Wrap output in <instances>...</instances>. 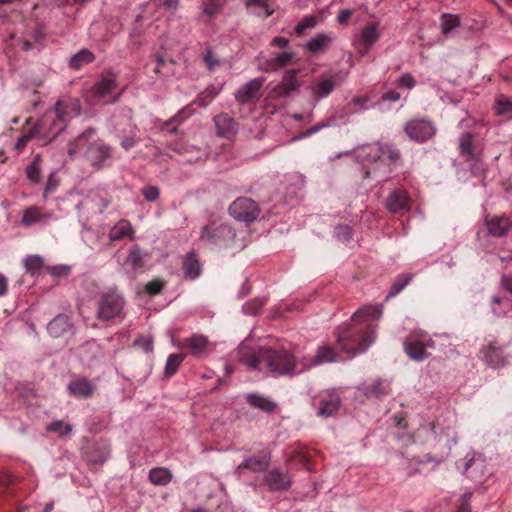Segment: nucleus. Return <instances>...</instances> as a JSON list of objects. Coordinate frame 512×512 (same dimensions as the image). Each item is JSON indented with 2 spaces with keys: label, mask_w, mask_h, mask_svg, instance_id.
<instances>
[{
  "label": "nucleus",
  "mask_w": 512,
  "mask_h": 512,
  "mask_svg": "<svg viewBox=\"0 0 512 512\" xmlns=\"http://www.w3.org/2000/svg\"><path fill=\"white\" fill-rule=\"evenodd\" d=\"M341 352L350 358L367 351L376 339V331L371 325L344 324L334 331Z\"/></svg>",
  "instance_id": "nucleus-1"
},
{
  "label": "nucleus",
  "mask_w": 512,
  "mask_h": 512,
  "mask_svg": "<svg viewBox=\"0 0 512 512\" xmlns=\"http://www.w3.org/2000/svg\"><path fill=\"white\" fill-rule=\"evenodd\" d=\"M261 358L273 376H293L296 371V357L285 349L263 348ZM303 370L298 371L301 373Z\"/></svg>",
  "instance_id": "nucleus-2"
},
{
  "label": "nucleus",
  "mask_w": 512,
  "mask_h": 512,
  "mask_svg": "<svg viewBox=\"0 0 512 512\" xmlns=\"http://www.w3.org/2000/svg\"><path fill=\"white\" fill-rule=\"evenodd\" d=\"M236 231L228 224L211 222L204 226L200 232V241L219 249L232 246L235 241Z\"/></svg>",
  "instance_id": "nucleus-3"
},
{
  "label": "nucleus",
  "mask_w": 512,
  "mask_h": 512,
  "mask_svg": "<svg viewBox=\"0 0 512 512\" xmlns=\"http://www.w3.org/2000/svg\"><path fill=\"white\" fill-rule=\"evenodd\" d=\"M124 306L125 299L116 290L104 292L98 300L96 317L102 322L111 321L121 315Z\"/></svg>",
  "instance_id": "nucleus-4"
},
{
  "label": "nucleus",
  "mask_w": 512,
  "mask_h": 512,
  "mask_svg": "<svg viewBox=\"0 0 512 512\" xmlns=\"http://www.w3.org/2000/svg\"><path fill=\"white\" fill-rule=\"evenodd\" d=\"M404 133L414 142L423 143L431 139L436 133V127L432 121L426 118H412L404 125Z\"/></svg>",
  "instance_id": "nucleus-5"
},
{
  "label": "nucleus",
  "mask_w": 512,
  "mask_h": 512,
  "mask_svg": "<svg viewBox=\"0 0 512 512\" xmlns=\"http://www.w3.org/2000/svg\"><path fill=\"white\" fill-rule=\"evenodd\" d=\"M228 211L235 220L246 223L254 222L260 214L258 203L248 197L237 198L229 206Z\"/></svg>",
  "instance_id": "nucleus-6"
},
{
  "label": "nucleus",
  "mask_w": 512,
  "mask_h": 512,
  "mask_svg": "<svg viewBox=\"0 0 512 512\" xmlns=\"http://www.w3.org/2000/svg\"><path fill=\"white\" fill-rule=\"evenodd\" d=\"M112 151L110 145L98 140L87 145L85 158L94 169L100 170L112 159Z\"/></svg>",
  "instance_id": "nucleus-7"
},
{
  "label": "nucleus",
  "mask_w": 512,
  "mask_h": 512,
  "mask_svg": "<svg viewBox=\"0 0 512 512\" xmlns=\"http://www.w3.org/2000/svg\"><path fill=\"white\" fill-rule=\"evenodd\" d=\"M297 73L298 71L295 69L286 71L280 83L269 91V98L273 100L288 98L293 92L297 91L300 87V82L297 79Z\"/></svg>",
  "instance_id": "nucleus-8"
},
{
  "label": "nucleus",
  "mask_w": 512,
  "mask_h": 512,
  "mask_svg": "<svg viewBox=\"0 0 512 512\" xmlns=\"http://www.w3.org/2000/svg\"><path fill=\"white\" fill-rule=\"evenodd\" d=\"M264 81L265 78L262 77L254 78L242 85L235 93L236 101L241 105L257 102Z\"/></svg>",
  "instance_id": "nucleus-9"
},
{
  "label": "nucleus",
  "mask_w": 512,
  "mask_h": 512,
  "mask_svg": "<svg viewBox=\"0 0 512 512\" xmlns=\"http://www.w3.org/2000/svg\"><path fill=\"white\" fill-rule=\"evenodd\" d=\"M317 414L322 417L334 416L341 406V398L334 391H324L318 396Z\"/></svg>",
  "instance_id": "nucleus-10"
},
{
  "label": "nucleus",
  "mask_w": 512,
  "mask_h": 512,
  "mask_svg": "<svg viewBox=\"0 0 512 512\" xmlns=\"http://www.w3.org/2000/svg\"><path fill=\"white\" fill-rule=\"evenodd\" d=\"M217 136L226 139L234 138L239 130L238 122L227 113H220L213 118Z\"/></svg>",
  "instance_id": "nucleus-11"
},
{
  "label": "nucleus",
  "mask_w": 512,
  "mask_h": 512,
  "mask_svg": "<svg viewBox=\"0 0 512 512\" xmlns=\"http://www.w3.org/2000/svg\"><path fill=\"white\" fill-rule=\"evenodd\" d=\"M210 341L207 336L203 334H192L182 340L181 346L188 349L189 353L196 357L202 358L208 354Z\"/></svg>",
  "instance_id": "nucleus-12"
},
{
  "label": "nucleus",
  "mask_w": 512,
  "mask_h": 512,
  "mask_svg": "<svg viewBox=\"0 0 512 512\" xmlns=\"http://www.w3.org/2000/svg\"><path fill=\"white\" fill-rule=\"evenodd\" d=\"M485 363L493 369L504 367L508 363L507 356L504 355L503 348L496 342H490L482 349Z\"/></svg>",
  "instance_id": "nucleus-13"
},
{
  "label": "nucleus",
  "mask_w": 512,
  "mask_h": 512,
  "mask_svg": "<svg viewBox=\"0 0 512 512\" xmlns=\"http://www.w3.org/2000/svg\"><path fill=\"white\" fill-rule=\"evenodd\" d=\"M386 208L391 213H399L410 210V196L407 191L397 189L389 193L386 199Z\"/></svg>",
  "instance_id": "nucleus-14"
},
{
  "label": "nucleus",
  "mask_w": 512,
  "mask_h": 512,
  "mask_svg": "<svg viewBox=\"0 0 512 512\" xmlns=\"http://www.w3.org/2000/svg\"><path fill=\"white\" fill-rule=\"evenodd\" d=\"M485 226L488 235L500 238L506 236L512 230V221L505 216L486 217Z\"/></svg>",
  "instance_id": "nucleus-15"
},
{
  "label": "nucleus",
  "mask_w": 512,
  "mask_h": 512,
  "mask_svg": "<svg viewBox=\"0 0 512 512\" xmlns=\"http://www.w3.org/2000/svg\"><path fill=\"white\" fill-rule=\"evenodd\" d=\"M67 388L71 395L83 399L90 398L96 390L95 384L86 377L71 380Z\"/></svg>",
  "instance_id": "nucleus-16"
},
{
  "label": "nucleus",
  "mask_w": 512,
  "mask_h": 512,
  "mask_svg": "<svg viewBox=\"0 0 512 512\" xmlns=\"http://www.w3.org/2000/svg\"><path fill=\"white\" fill-rule=\"evenodd\" d=\"M264 482L270 491L288 490L291 486V479L288 474L278 469L268 471L264 475Z\"/></svg>",
  "instance_id": "nucleus-17"
},
{
  "label": "nucleus",
  "mask_w": 512,
  "mask_h": 512,
  "mask_svg": "<svg viewBox=\"0 0 512 512\" xmlns=\"http://www.w3.org/2000/svg\"><path fill=\"white\" fill-rule=\"evenodd\" d=\"M486 472V462L481 455H474L465 464L464 474L474 482H481Z\"/></svg>",
  "instance_id": "nucleus-18"
},
{
  "label": "nucleus",
  "mask_w": 512,
  "mask_h": 512,
  "mask_svg": "<svg viewBox=\"0 0 512 512\" xmlns=\"http://www.w3.org/2000/svg\"><path fill=\"white\" fill-rule=\"evenodd\" d=\"M183 277L186 280H195L202 273L201 263L194 250L188 252L182 259Z\"/></svg>",
  "instance_id": "nucleus-19"
},
{
  "label": "nucleus",
  "mask_w": 512,
  "mask_h": 512,
  "mask_svg": "<svg viewBox=\"0 0 512 512\" xmlns=\"http://www.w3.org/2000/svg\"><path fill=\"white\" fill-rule=\"evenodd\" d=\"M460 155L466 162H477L479 153L474 145L473 135L470 132L461 134L459 138Z\"/></svg>",
  "instance_id": "nucleus-20"
},
{
  "label": "nucleus",
  "mask_w": 512,
  "mask_h": 512,
  "mask_svg": "<svg viewBox=\"0 0 512 512\" xmlns=\"http://www.w3.org/2000/svg\"><path fill=\"white\" fill-rule=\"evenodd\" d=\"M271 454L269 451H263L257 457H249L238 466L240 469H248L252 472H263L266 471L270 465Z\"/></svg>",
  "instance_id": "nucleus-21"
},
{
  "label": "nucleus",
  "mask_w": 512,
  "mask_h": 512,
  "mask_svg": "<svg viewBox=\"0 0 512 512\" xmlns=\"http://www.w3.org/2000/svg\"><path fill=\"white\" fill-rule=\"evenodd\" d=\"M72 328L73 325L66 314H58L47 325L48 333L54 338L63 336Z\"/></svg>",
  "instance_id": "nucleus-22"
},
{
  "label": "nucleus",
  "mask_w": 512,
  "mask_h": 512,
  "mask_svg": "<svg viewBox=\"0 0 512 512\" xmlns=\"http://www.w3.org/2000/svg\"><path fill=\"white\" fill-rule=\"evenodd\" d=\"M246 401L254 409H258L266 413H273L277 408V403L271 398L257 393L247 394Z\"/></svg>",
  "instance_id": "nucleus-23"
},
{
  "label": "nucleus",
  "mask_w": 512,
  "mask_h": 512,
  "mask_svg": "<svg viewBox=\"0 0 512 512\" xmlns=\"http://www.w3.org/2000/svg\"><path fill=\"white\" fill-rule=\"evenodd\" d=\"M117 86V76L112 72H108L107 76L99 79L92 87V92L99 98L106 97Z\"/></svg>",
  "instance_id": "nucleus-24"
},
{
  "label": "nucleus",
  "mask_w": 512,
  "mask_h": 512,
  "mask_svg": "<svg viewBox=\"0 0 512 512\" xmlns=\"http://www.w3.org/2000/svg\"><path fill=\"white\" fill-rule=\"evenodd\" d=\"M333 39L332 33H318L304 45V48L312 53L324 52L331 45Z\"/></svg>",
  "instance_id": "nucleus-25"
},
{
  "label": "nucleus",
  "mask_w": 512,
  "mask_h": 512,
  "mask_svg": "<svg viewBox=\"0 0 512 512\" xmlns=\"http://www.w3.org/2000/svg\"><path fill=\"white\" fill-rule=\"evenodd\" d=\"M405 353L415 361H423L430 356V353L427 352L426 346L421 341L417 340H408L406 339L403 342Z\"/></svg>",
  "instance_id": "nucleus-26"
},
{
  "label": "nucleus",
  "mask_w": 512,
  "mask_h": 512,
  "mask_svg": "<svg viewBox=\"0 0 512 512\" xmlns=\"http://www.w3.org/2000/svg\"><path fill=\"white\" fill-rule=\"evenodd\" d=\"M335 361L336 352L333 347L329 345H322L318 348L316 355L311 360V363L305 366V369H309L312 366H317L324 363H332Z\"/></svg>",
  "instance_id": "nucleus-27"
},
{
  "label": "nucleus",
  "mask_w": 512,
  "mask_h": 512,
  "mask_svg": "<svg viewBox=\"0 0 512 512\" xmlns=\"http://www.w3.org/2000/svg\"><path fill=\"white\" fill-rule=\"evenodd\" d=\"M134 229L128 220L122 219L118 221L109 232V239L111 241H120L127 236H132Z\"/></svg>",
  "instance_id": "nucleus-28"
},
{
  "label": "nucleus",
  "mask_w": 512,
  "mask_h": 512,
  "mask_svg": "<svg viewBox=\"0 0 512 512\" xmlns=\"http://www.w3.org/2000/svg\"><path fill=\"white\" fill-rule=\"evenodd\" d=\"M96 59L94 53L87 48L81 49L79 52L71 56L69 59V67L73 70L81 69L85 64L94 62Z\"/></svg>",
  "instance_id": "nucleus-29"
},
{
  "label": "nucleus",
  "mask_w": 512,
  "mask_h": 512,
  "mask_svg": "<svg viewBox=\"0 0 512 512\" xmlns=\"http://www.w3.org/2000/svg\"><path fill=\"white\" fill-rule=\"evenodd\" d=\"M171 479L172 473L165 467H155L149 472V480L154 485L165 486L171 481Z\"/></svg>",
  "instance_id": "nucleus-30"
},
{
  "label": "nucleus",
  "mask_w": 512,
  "mask_h": 512,
  "mask_svg": "<svg viewBox=\"0 0 512 512\" xmlns=\"http://www.w3.org/2000/svg\"><path fill=\"white\" fill-rule=\"evenodd\" d=\"M379 158L387 159L391 164H397L401 160L400 150L393 144L383 143L378 145Z\"/></svg>",
  "instance_id": "nucleus-31"
},
{
  "label": "nucleus",
  "mask_w": 512,
  "mask_h": 512,
  "mask_svg": "<svg viewBox=\"0 0 512 512\" xmlns=\"http://www.w3.org/2000/svg\"><path fill=\"white\" fill-rule=\"evenodd\" d=\"M412 274H400L396 277L394 283L391 285L388 294L385 297V301H388L392 297L398 295L412 280Z\"/></svg>",
  "instance_id": "nucleus-32"
},
{
  "label": "nucleus",
  "mask_w": 512,
  "mask_h": 512,
  "mask_svg": "<svg viewBox=\"0 0 512 512\" xmlns=\"http://www.w3.org/2000/svg\"><path fill=\"white\" fill-rule=\"evenodd\" d=\"M335 121H336V116L332 115V116L328 117L327 119H325V120L317 123L316 125L310 127L309 129H307L306 131L302 132L301 134L294 136L292 138V140L293 141H297V140H301L303 138L309 137V136L319 132L320 130H322L324 128L331 127L332 125L335 124Z\"/></svg>",
  "instance_id": "nucleus-33"
},
{
  "label": "nucleus",
  "mask_w": 512,
  "mask_h": 512,
  "mask_svg": "<svg viewBox=\"0 0 512 512\" xmlns=\"http://www.w3.org/2000/svg\"><path fill=\"white\" fill-rule=\"evenodd\" d=\"M95 133V130L93 128H88L84 132H82L78 137L74 140L69 142L68 144V154L70 157H74L77 152L85 146L84 142L88 140L93 134Z\"/></svg>",
  "instance_id": "nucleus-34"
},
{
  "label": "nucleus",
  "mask_w": 512,
  "mask_h": 512,
  "mask_svg": "<svg viewBox=\"0 0 512 512\" xmlns=\"http://www.w3.org/2000/svg\"><path fill=\"white\" fill-rule=\"evenodd\" d=\"M269 0H246V8L258 15L271 16L274 13L268 4Z\"/></svg>",
  "instance_id": "nucleus-35"
},
{
  "label": "nucleus",
  "mask_w": 512,
  "mask_h": 512,
  "mask_svg": "<svg viewBox=\"0 0 512 512\" xmlns=\"http://www.w3.org/2000/svg\"><path fill=\"white\" fill-rule=\"evenodd\" d=\"M383 313V305H377V306H364L360 309H358L356 312L352 315V321L356 322L358 318L361 317H370L373 319H378L381 317Z\"/></svg>",
  "instance_id": "nucleus-36"
},
{
  "label": "nucleus",
  "mask_w": 512,
  "mask_h": 512,
  "mask_svg": "<svg viewBox=\"0 0 512 512\" xmlns=\"http://www.w3.org/2000/svg\"><path fill=\"white\" fill-rule=\"evenodd\" d=\"M361 39L365 45H373L379 39L378 23L372 22L365 26L361 32Z\"/></svg>",
  "instance_id": "nucleus-37"
},
{
  "label": "nucleus",
  "mask_w": 512,
  "mask_h": 512,
  "mask_svg": "<svg viewBox=\"0 0 512 512\" xmlns=\"http://www.w3.org/2000/svg\"><path fill=\"white\" fill-rule=\"evenodd\" d=\"M441 32L447 36L454 28L460 26V18L457 15L444 13L441 15Z\"/></svg>",
  "instance_id": "nucleus-38"
},
{
  "label": "nucleus",
  "mask_w": 512,
  "mask_h": 512,
  "mask_svg": "<svg viewBox=\"0 0 512 512\" xmlns=\"http://www.w3.org/2000/svg\"><path fill=\"white\" fill-rule=\"evenodd\" d=\"M184 359H185V355L182 353L171 354L167 358V361L165 364V376L166 377L173 376L177 372L178 368L180 367V365L182 364Z\"/></svg>",
  "instance_id": "nucleus-39"
},
{
  "label": "nucleus",
  "mask_w": 512,
  "mask_h": 512,
  "mask_svg": "<svg viewBox=\"0 0 512 512\" xmlns=\"http://www.w3.org/2000/svg\"><path fill=\"white\" fill-rule=\"evenodd\" d=\"M494 111L498 116L512 118V100L509 98L500 97L495 101Z\"/></svg>",
  "instance_id": "nucleus-40"
},
{
  "label": "nucleus",
  "mask_w": 512,
  "mask_h": 512,
  "mask_svg": "<svg viewBox=\"0 0 512 512\" xmlns=\"http://www.w3.org/2000/svg\"><path fill=\"white\" fill-rule=\"evenodd\" d=\"M44 220V216L39 211V208L36 206L28 207L22 217V224L24 226H31L36 222H40Z\"/></svg>",
  "instance_id": "nucleus-41"
},
{
  "label": "nucleus",
  "mask_w": 512,
  "mask_h": 512,
  "mask_svg": "<svg viewBox=\"0 0 512 512\" xmlns=\"http://www.w3.org/2000/svg\"><path fill=\"white\" fill-rule=\"evenodd\" d=\"M40 156L36 155L33 161L26 167V176L32 184H37L40 181L41 170H40Z\"/></svg>",
  "instance_id": "nucleus-42"
},
{
  "label": "nucleus",
  "mask_w": 512,
  "mask_h": 512,
  "mask_svg": "<svg viewBox=\"0 0 512 512\" xmlns=\"http://www.w3.org/2000/svg\"><path fill=\"white\" fill-rule=\"evenodd\" d=\"M336 87V80L334 76L323 78L319 81L317 94L318 97L324 98L333 92Z\"/></svg>",
  "instance_id": "nucleus-43"
},
{
  "label": "nucleus",
  "mask_w": 512,
  "mask_h": 512,
  "mask_svg": "<svg viewBox=\"0 0 512 512\" xmlns=\"http://www.w3.org/2000/svg\"><path fill=\"white\" fill-rule=\"evenodd\" d=\"M155 62H156V67L154 68V72L156 74L163 75V76L174 75L175 72L172 70L164 71V68L167 67L168 65L176 64V61L174 59L166 60L162 55L156 54Z\"/></svg>",
  "instance_id": "nucleus-44"
},
{
  "label": "nucleus",
  "mask_w": 512,
  "mask_h": 512,
  "mask_svg": "<svg viewBox=\"0 0 512 512\" xmlns=\"http://www.w3.org/2000/svg\"><path fill=\"white\" fill-rule=\"evenodd\" d=\"M127 262L130 264L133 270H139L143 268V253L138 246H135L130 250L127 257Z\"/></svg>",
  "instance_id": "nucleus-45"
},
{
  "label": "nucleus",
  "mask_w": 512,
  "mask_h": 512,
  "mask_svg": "<svg viewBox=\"0 0 512 512\" xmlns=\"http://www.w3.org/2000/svg\"><path fill=\"white\" fill-rule=\"evenodd\" d=\"M26 271L32 275L39 272L43 267V259L39 255H29L25 258Z\"/></svg>",
  "instance_id": "nucleus-46"
},
{
  "label": "nucleus",
  "mask_w": 512,
  "mask_h": 512,
  "mask_svg": "<svg viewBox=\"0 0 512 512\" xmlns=\"http://www.w3.org/2000/svg\"><path fill=\"white\" fill-rule=\"evenodd\" d=\"M387 393V386L384 382L378 380L372 383L365 389V395L367 397H376L379 398Z\"/></svg>",
  "instance_id": "nucleus-47"
},
{
  "label": "nucleus",
  "mask_w": 512,
  "mask_h": 512,
  "mask_svg": "<svg viewBox=\"0 0 512 512\" xmlns=\"http://www.w3.org/2000/svg\"><path fill=\"white\" fill-rule=\"evenodd\" d=\"M334 235L338 241L347 243L352 239V229L347 224H339L335 227Z\"/></svg>",
  "instance_id": "nucleus-48"
},
{
  "label": "nucleus",
  "mask_w": 512,
  "mask_h": 512,
  "mask_svg": "<svg viewBox=\"0 0 512 512\" xmlns=\"http://www.w3.org/2000/svg\"><path fill=\"white\" fill-rule=\"evenodd\" d=\"M137 134H138V127L136 125H133V127L131 128V130L129 132V135L122 137V140L120 143L121 147L126 151H128L129 149L134 147L136 145V143L139 141V139L137 138Z\"/></svg>",
  "instance_id": "nucleus-49"
},
{
  "label": "nucleus",
  "mask_w": 512,
  "mask_h": 512,
  "mask_svg": "<svg viewBox=\"0 0 512 512\" xmlns=\"http://www.w3.org/2000/svg\"><path fill=\"white\" fill-rule=\"evenodd\" d=\"M316 25V18L312 15H307L295 26V33L302 35L306 29L314 28Z\"/></svg>",
  "instance_id": "nucleus-50"
},
{
  "label": "nucleus",
  "mask_w": 512,
  "mask_h": 512,
  "mask_svg": "<svg viewBox=\"0 0 512 512\" xmlns=\"http://www.w3.org/2000/svg\"><path fill=\"white\" fill-rule=\"evenodd\" d=\"M86 459L92 464H103L107 460V453L96 448L86 452Z\"/></svg>",
  "instance_id": "nucleus-51"
},
{
  "label": "nucleus",
  "mask_w": 512,
  "mask_h": 512,
  "mask_svg": "<svg viewBox=\"0 0 512 512\" xmlns=\"http://www.w3.org/2000/svg\"><path fill=\"white\" fill-rule=\"evenodd\" d=\"M47 429L50 432H58L61 435H68L72 431V426L70 424H65L61 420H55L49 424Z\"/></svg>",
  "instance_id": "nucleus-52"
},
{
  "label": "nucleus",
  "mask_w": 512,
  "mask_h": 512,
  "mask_svg": "<svg viewBox=\"0 0 512 512\" xmlns=\"http://www.w3.org/2000/svg\"><path fill=\"white\" fill-rule=\"evenodd\" d=\"M141 194L148 202L156 201L160 196V190L155 185H146L141 189Z\"/></svg>",
  "instance_id": "nucleus-53"
},
{
  "label": "nucleus",
  "mask_w": 512,
  "mask_h": 512,
  "mask_svg": "<svg viewBox=\"0 0 512 512\" xmlns=\"http://www.w3.org/2000/svg\"><path fill=\"white\" fill-rule=\"evenodd\" d=\"M164 288V282L159 279L152 280L148 282L145 286V291L147 294L151 296H155L160 294Z\"/></svg>",
  "instance_id": "nucleus-54"
},
{
  "label": "nucleus",
  "mask_w": 512,
  "mask_h": 512,
  "mask_svg": "<svg viewBox=\"0 0 512 512\" xmlns=\"http://www.w3.org/2000/svg\"><path fill=\"white\" fill-rule=\"evenodd\" d=\"M203 61L210 71H213L220 64V61L213 55L210 47L206 48Z\"/></svg>",
  "instance_id": "nucleus-55"
},
{
  "label": "nucleus",
  "mask_w": 512,
  "mask_h": 512,
  "mask_svg": "<svg viewBox=\"0 0 512 512\" xmlns=\"http://www.w3.org/2000/svg\"><path fill=\"white\" fill-rule=\"evenodd\" d=\"M134 345L140 347L146 353L152 352L153 340L151 337L142 336L135 340Z\"/></svg>",
  "instance_id": "nucleus-56"
},
{
  "label": "nucleus",
  "mask_w": 512,
  "mask_h": 512,
  "mask_svg": "<svg viewBox=\"0 0 512 512\" xmlns=\"http://www.w3.org/2000/svg\"><path fill=\"white\" fill-rule=\"evenodd\" d=\"M49 273L51 276L58 278V277H67L70 274V267L67 265H57L50 267Z\"/></svg>",
  "instance_id": "nucleus-57"
},
{
  "label": "nucleus",
  "mask_w": 512,
  "mask_h": 512,
  "mask_svg": "<svg viewBox=\"0 0 512 512\" xmlns=\"http://www.w3.org/2000/svg\"><path fill=\"white\" fill-rule=\"evenodd\" d=\"M396 84L398 87L412 89L415 86L416 81L410 73H405L397 80Z\"/></svg>",
  "instance_id": "nucleus-58"
},
{
  "label": "nucleus",
  "mask_w": 512,
  "mask_h": 512,
  "mask_svg": "<svg viewBox=\"0 0 512 512\" xmlns=\"http://www.w3.org/2000/svg\"><path fill=\"white\" fill-rule=\"evenodd\" d=\"M295 58V53L292 51L282 52L276 55L275 61L281 66H286Z\"/></svg>",
  "instance_id": "nucleus-59"
},
{
  "label": "nucleus",
  "mask_w": 512,
  "mask_h": 512,
  "mask_svg": "<svg viewBox=\"0 0 512 512\" xmlns=\"http://www.w3.org/2000/svg\"><path fill=\"white\" fill-rule=\"evenodd\" d=\"M188 118V115L186 114V109L180 110L177 114H175L173 117H171L169 120L166 121V125H180Z\"/></svg>",
  "instance_id": "nucleus-60"
},
{
  "label": "nucleus",
  "mask_w": 512,
  "mask_h": 512,
  "mask_svg": "<svg viewBox=\"0 0 512 512\" xmlns=\"http://www.w3.org/2000/svg\"><path fill=\"white\" fill-rule=\"evenodd\" d=\"M368 102H369L368 96H366V95L356 96L351 100V102L348 104V106L355 105V106L359 107L360 109H367Z\"/></svg>",
  "instance_id": "nucleus-61"
},
{
  "label": "nucleus",
  "mask_w": 512,
  "mask_h": 512,
  "mask_svg": "<svg viewBox=\"0 0 512 512\" xmlns=\"http://www.w3.org/2000/svg\"><path fill=\"white\" fill-rule=\"evenodd\" d=\"M216 1H212L204 6L203 12L209 17H213L220 11V5L215 3Z\"/></svg>",
  "instance_id": "nucleus-62"
},
{
  "label": "nucleus",
  "mask_w": 512,
  "mask_h": 512,
  "mask_svg": "<svg viewBox=\"0 0 512 512\" xmlns=\"http://www.w3.org/2000/svg\"><path fill=\"white\" fill-rule=\"evenodd\" d=\"M289 43H290L289 39L282 37V36L275 37L271 41L272 46L278 47L281 49L287 48L289 46Z\"/></svg>",
  "instance_id": "nucleus-63"
},
{
  "label": "nucleus",
  "mask_w": 512,
  "mask_h": 512,
  "mask_svg": "<svg viewBox=\"0 0 512 512\" xmlns=\"http://www.w3.org/2000/svg\"><path fill=\"white\" fill-rule=\"evenodd\" d=\"M501 286L512 295V275H503L501 277Z\"/></svg>",
  "instance_id": "nucleus-64"
}]
</instances>
